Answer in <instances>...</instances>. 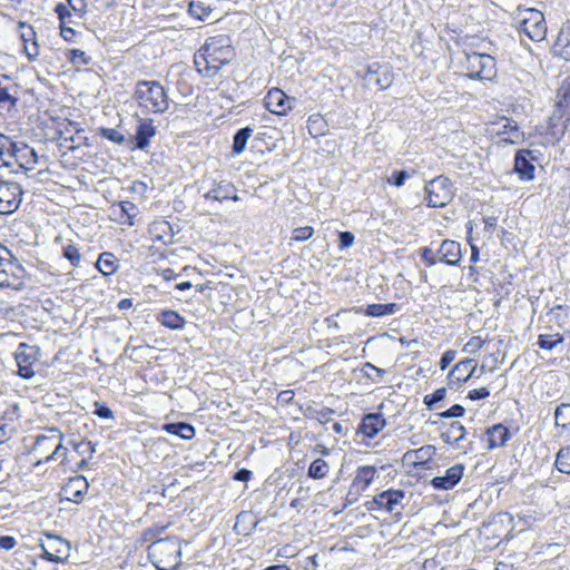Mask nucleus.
I'll return each mask as SVG.
<instances>
[{"label":"nucleus","mask_w":570,"mask_h":570,"mask_svg":"<svg viewBox=\"0 0 570 570\" xmlns=\"http://www.w3.org/2000/svg\"><path fill=\"white\" fill-rule=\"evenodd\" d=\"M233 50L225 36L210 37L194 56L197 71L204 77H214L232 59Z\"/></svg>","instance_id":"1"},{"label":"nucleus","mask_w":570,"mask_h":570,"mask_svg":"<svg viewBox=\"0 0 570 570\" xmlns=\"http://www.w3.org/2000/svg\"><path fill=\"white\" fill-rule=\"evenodd\" d=\"M139 108L148 114H164L169 107V98L160 82L139 80L132 95Z\"/></svg>","instance_id":"2"},{"label":"nucleus","mask_w":570,"mask_h":570,"mask_svg":"<svg viewBox=\"0 0 570 570\" xmlns=\"http://www.w3.org/2000/svg\"><path fill=\"white\" fill-rule=\"evenodd\" d=\"M180 542L173 537L154 540L148 546V558L158 570H173L181 560Z\"/></svg>","instance_id":"3"},{"label":"nucleus","mask_w":570,"mask_h":570,"mask_svg":"<svg viewBox=\"0 0 570 570\" xmlns=\"http://www.w3.org/2000/svg\"><path fill=\"white\" fill-rule=\"evenodd\" d=\"M63 433L57 428H50L47 430V434H40L36 436L35 443L30 450V453L45 454L50 449L52 452L46 455L43 459H39L35 462L33 466L37 468L42 463L50 462L57 458H67V448L62 445Z\"/></svg>","instance_id":"4"},{"label":"nucleus","mask_w":570,"mask_h":570,"mask_svg":"<svg viewBox=\"0 0 570 570\" xmlns=\"http://www.w3.org/2000/svg\"><path fill=\"white\" fill-rule=\"evenodd\" d=\"M425 200L429 207L442 208L454 197V186L450 178L440 175L429 180L424 186Z\"/></svg>","instance_id":"5"},{"label":"nucleus","mask_w":570,"mask_h":570,"mask_svg":"<svg viewBox=\"0 0 570 570\" xmlns=\"http://www.w3.org/2000/svg\"><path fill=\"white\" fill-rule=\"evenodd\" d=\"M517 28L532 41H541L547 36V23L541 11L529 8L521 10L517 18Z\"/></svg>","instance_id":"6"},{"label":"nucleus","mask_w":570,"mask_h":570,"mask_svg":"<svg viewBox=\"0 0 570 570\" xmlns=\"http://www.w3.org/2000/svg\"><path fill=\"white\" fill-rule=\"evenodd\" d=\"M464 67L471 79L491 80L497 75L495 59L487 53L466 52Z\"/></svg>","instance_id":"7"},{"label":"nucleus","mask_w":570,"mask_h":570,"mask_svg":"<svg viewBox=\"0 0 570 570\" xmlns=\"http://www.w3.org/2000/svg\"><path fill=\"white\" fill-rule=\"evenodd\" d=\"M22 274L23 268L11 252L0 245V287H16Z\"/></svg>","instance_id":"8"},{"label":"nucleus","mask_w":570,"mask_h":570,"mask_svg":"<svg viewBox=\"0 0 570 570\" xmlns=\"http://www.w3.org/2000/svg\"><path fill=\"white\" fill-rule=\"evenodd\" d=\"M40 351L35 345L20 343L14 353V358L18 366V374L26 380L35 376L33 366L39 362Z\"/></svg>","instance_id":"9"},{"label":"nucleus","mask_w":570,"mask_h":570,"mask_svg":"<svg viewBox=\"0 0 570 570\" xmlns=\"http://www.w3.org/2000/svg\"><path fill=\"white\" fill-rule=\"evenodd\" d=\"M22 195V188L18 183L0 176V214L16 212L21 204Z\"/></svg>","instance_id":"10"},{"label":"nucleus","mask_w":570,"mask_h":570,"mask_svg":"<svg viewBox=\"0 0 570 570\" xmlns=\"http://www.w3.org/2000/svg\"><path fill=\"white\" fill-rule=\"evenodd\" d=\"M365 87L377 90L389 88L393 82V71L387 65H381L373 62L366 67V71L363 75Z\"/></svg>","instance_id":"11"},{"label":"nucleus","mask_w":570,"mask_h":570,"mask_svg":"<svg viewBox=\"0 0 570 570\" xmlns=\"http://www.w3.org/2000/svg\"><path fill=\"white\" fill-rule=\"evenodd\" d=\"M204 183L208 184V188L204 194V198L206 200L218 202L222 203L224 200L230 199L234 202H238L239 197L237 195V189L233 183L226 179H215V178H206Z\"/></svg>","instance_id":"12"},{"label":"nucleus","mask_w":570,"mask_h":570,"mask_svg":"<svg viewBox=\"0 0 570 570\" xmlns=\"http://www.w3.org/2000/svg\"><path fill=\"white\" fill-rule=\"evenodd\" d=\"M20 86L7 75L0 76V111L11 112L19 101Z\"/></svg>","instance_id":"13"},{"label":"nucleus","mask_w":570,"mask_h":570,"mask_svg":"<svg viewBox=\"0 0 570 570\" xmlns=\"http://www.w3.org/2000/svg\"><path fill=\"white\" fill-rule=\"evenodd\" d=\"M31 154L35 156V149L27 145L13 142L9 137L0 134V169L11 166L12 157H18V153Z\"/></svg>","instance_id":"14"},{"label":"nucleus","mask_w":570,"mask_h":570,"mask_svg":"<svg viewBox=\"0 0 570 570\" xmlns=\"http://www.w3.org/2000/svg\"><path fill=\"white\" fill-rule=\"evenodd\" d=\"M476 371L475 361L465 358L456 363L448 374V385L450 389L460 386L474 375Z\"/></svg>","instance_id":"15"},{"label":"nucleus","mask_w":570,"mask_h":570,"mask_svg":"<svg viewBox=\"0 0 570 570\" xmlns=\"http://www.w3.org/2000/svg\"><path fill=\"white\" fill-rule=\"evenodd\" d=\"M291 99L278 88L268 90L264 98V105L267 110L275 115H285L292 109Z\"/></svg>","instance_id":"16"},{"label":"nucleus","mask_w":570,"mask_h":570,"mask_svg":"<svg viewBox=\"0 0 570 570\" xmlns=\"http://www.w3.org/2000/svg\"><path fill=\"white\" fill-rule=\"evenodd\" d=\"M89 488L88 481L83 475L70 478L62 487L61 491L68 501L80 503Z\"/></svg>","instance_id":"17"},{"label":"nucleus","mask_w":570,"mask_h":570,"mask_svg":"<svg viewBox=\"0 0 570 570\" xmlns=\"http://www.w3.org/2000/svg\"><path fill=\"white\" fill-rule=\"evenodd\" d=\"M532 160H534L532 150L521 149L515 154L514 171L519 174L520 179L532 180L534 178L535 167Z\"/></svg>","instance_id":"18"},{"label":"nucleus","mask_w":570,"mask_h":570,"mask_svg":"<svg viewBox=\"0 0 570 570\" xmlns=\"http://www.w3.org/2000/svg\"><path fill=\"white\" fill-rule=\"evenodd\" d=\"M436 254L439 262L456 266L462 257L461 244L455 240L444 239L436 250Z\"/></svg>","instance_id":"19"},{"label":"nucleus","mask_w":570,"mask_h":570,"mask_svg":"<svg viewBox=\"0 0 570 570\" xmlns=\"http://www.w3.org/2000/svg\"><path fill=\"white\" fill-rule=\"evenodd\" d=\"M464 466L455 464L445 471L444 475L435 476L431 480V484L438 490L453 489L463 476Z\"/></svg>","instance_id":"20"},{"label":"nucleus","mask_w":570,"mask_h":570,"mask_svg":"<svg viewBox=\"0 0 570 570\" xmlns=\"http://www.w3.org/2000/svg\"><path fill=\"white\" fill-rule=\"evenodd\" d=\"M404 497V491L390 489L375 495L373 503L376 504L380 509H384L387 512H393L397 507L402 504Z\"/></svg>","instance_id":"21"},{"label":"nucleus","mask_w":570,"mask_h":570,"mask_svg":"<svg viewBox=\"0 0 570 570\" xmlns=\"http://www.w3.org/2000/svg\"><path fill=\"white\" fill-rule=\"evenodd\" d=\"M376 474V469L371 465L360 466L356 470L355 476L352 481L350 493L355 495L361 494L365 491L370 484L373 482V479Z\"/></svg>","instance_id":"22"},{"label":"nucleus","mask_w":570,"mask_h":570,"mask_svg":"<svg viewBox=\"0 0 570 570\" xmlns=\"http://www.w3.org/2000/svg\"><path fill=\"white\" fill-rule=\"evenodd\" d=\"M386 425V421L380 413H368L362 419L357 428V433H362L367 438H374Z\"/></svg>","instance_id":"23"},{"label":"nucleus","mask_w":570,"mask_h":570,"mask_svg":"<svg viewBox=\"0 0 570 570\" xmlns=\"http://www.w3.org/2000/svg\"><path fill=\"white\" fill-rule=\"evenodd\" d=\"M552 50L554 56L570 60V19L560 29Z\"/></svg>","instance_id":"24"},{"label":"nucleus","mask_w":570,"mask_h":570,"mask_svg":"<svg viewBox=\"0 0 570 570\" xmlns=\"http://www.w3.org/2000/svg\"><path fill=\"white\" fill-rule=\"evenodd\" d=\"M488 435V449L493 450L497 448L504 446L510 440L511 433L508 428L502 424H494L487 430Z\"/></svg>","instance_id":"25"},{"label":"nucleus","mask_w":570,"mask_h":570,"mask_svg":"<svg viewBox=\"0 0 570 570\" xmlns=\"http://www.w3.org/2000/svg\"><path fill=\"white\" fill-rule=\"evenodd\" d=\"M156 134V128L153 125V120L145 119L140 120L136 130V147L145 149L149 145V140Z\"/></svg>","instance_id":"26"},{"label":"nucleus","mask_w":570,"mask_h":570,"mask_svg":"<svg viewBox=\"0 0 570 570\" xmlns=\"http://www.w3.org/2000/svg\"><path fill=\"white\" fill-rule=\"evenodd\" d=\"M163 429L169 434L177 435L183 440H191L195 436V428L185 422L167 423Z\"/></svg>","instance_id":"27"},{"label":"nucleus","mask_w":570,"mask_h":570,"mask_svg":"<svg viewBox=\"0 0 570 570\" xmlns=\"http://www.w3.org/2000/svg\"><path fill=\"white\" fill-rule=\"evenodd\" d=\"M158 321L170 330H183L186 324L185 318L171 309L163 311L158 316Z\"/></svg>","instance_id":"28"},{"label":"nucleus","mask_w":570,"mask_h":570,"mask_svg":"<svg viewBox=\"0 0 570 570\" xmlns=\"http://www.w3.org/2000/svg\"><path fill=\"white\" fill-rule=\"evenodd\" d=\"M96 267L106 276L112 275L118 268V259L114 254L104 252L99 255Z\"/></svg>","instance_id":"29"},{"label":"nucleus","mask_w":570,"mask_h":570,"mask_svg":"<svg viewBox=\"0 0 570 570\" xmlns=\"http://www.w3.org/2000/svg\"><path fill=\"white\" fill-rule=\"evenodd\" d=\"M465 428L460 422H452L442 433V440L448 444L460 442L465 436Z\"/></svg>","instance_id":"30"},{"label":"nucleus","mask_w":570,"mask_h":570,"mask_svg":"<svg viewBox=\"0 0 570 570\" xmlns=\"http://www.w3.org/2000/svg\"><path fill=\"white\" fill-rule=\"evenodd\" d=\"M253 131V128L248 126L240 128L236 131V134L233 137L232 147V153L234 155H240L246 149L247 141L252 137Z\"/></svg>","instance_id":"31"},{"label":"nucleus","mask_w":570,"mask_h":570,"mask_svg":"<svg viewBox=\"0 0 570 570\" xmlns=\"http://www.w3.org/2000/svg\"><path fill=\"white\" fill-rule=\"evenodd\" d=\"M499 134L508 135V138H504L505 141H509L511 144H515L521 137L522 134L518 129V124L515 120L510 118H503L502 122L499 124Z\"/></svg>","instance_id":"32"},{"label":"nucleus","mask_w":570,"mask_h":570,"mask_svg":"<svg viewBox=\"0 0 570 570\" xmlns=\"http://www.w3.org/2000/svg\"><path fill=\"white\" fill-rule=\"evenodd\" d=\"M400 306L395 303L387 304H370L365 308V315L371 317H381L385 315L395 314Z\"/></svg>","instance_id":"33"},{"label":"nucleus","mask_w":570,"mask_h":570,"mask_svg":"<svg viewBox=\"0 0 570 570\" xmlns=\"http://www.w3.org/2000/svg\"><path fill=\"white\" fill-rule=\"evenodd\" d=\"M557 106L566 114H570V77L566 78L557 91Z\"/></svg>","instance_id":"34"},{"label":"nucleus","mask_w":570,"mask_h":570,"mask_svg":"<svg viewBox=\"0 0 570 570\" xmlns=\"http://www.w3.org/2000/svg\"><path fill=\"white\" fill-rule=\"evenodd\" d=\"M564 342V336L560 333H542L538 337V345L546 351H552L559 344Z\"/></svg>","instance_id":"35"},{"label":"nucleus","mask_w":570,"mask_h":570,"mask_svg":"<svg viewBox=\"0 0 570 570\" xmlns=\"http://www.w3.org/2000/svg\"><path fill=\"white\" fill-rule=\"evenodd\" d=\"M188 11L193 17L204 20L210 14L212 8L207 0H190Z\"/></svg>","instance_id":"36"},{"label":"nucleus","mask_w":570,"mask_h":570,"mask_svg":"<svg viewBox=\"0 0 570 570\" xmlns=\"http://www.w3.org/2000/svg\"><path fill=\"white\" fill-rule=\"evenodd\" d=\"M554 425L567 430L570 426V404L561 403L554 411Z\"/></svg>","instance_id":"37"},{"label":"nucleus","mask_w":570,"mask_h":570,"mask_svg":"<svg viewBox=\"0 0 570 570\" xmlns=\"http://www.w3.org/2000/svg\"><path fill=\"white\" fill-rule=\"evenodd\" d=\"M554 465L559 472L570 474V446H563L558 451Z\"/></svg>","instance_id":"38"},{"label":"nucleus","mask_w":570,"mask_h":570,"mask_svg":"<svg viewBox=\"0 0 570 570\" xmlns=\"http://www.w3.org/2000/svg\"><path fill=\"white\" fill-rule=\"evenodd\" d=\"M47 547L55 554L66 556V558L68 557L69 543L57 535H48Z\"/></svg>","instance_id":"39"},{"label":"nucleus","mask_w":570,"mask_h":570,"mask_svg":"<svg viewBox=\"0 0 570 570\" xmlns=\"http://www.w3.org/2000/svg\"><path fill=\"white\" fill-rule=\"evenodd\" d=\"M328 473V465L323 459H315L308 468V476L322 479Z\"/></svg>","instance_id":"40"},{"label":"nucleus","mask_w":570,"mask_h":570,"mask_svg":"<svg viewBox=\"0 0 570 570\" xmlns=\"http://www.w3.org/2000/svg\"><path fill=\"white\" fill-rule=\"evenodd\" d=\"M66 57L73 66H88L91 58L80 49H69Z\"/></svg>","instance_id":"41"},{"label":"nucleus","mask_w":570,"mask_h":570,"mask_svg":"<svg viewBox=\"0 0 570 570\" xmlns=\"http://www.w3.org/2000/svg\"><path fill=\"white\" fill-rule=\"evenodd\" d=\"M70 444L82 458L91 459L96 452V444L90 441H71Z\"/></svg>","instance_id":"42"},{"label":"nucleus","mask_w":570,"mask_h":570,"mask_svg":"<svg viewBox=\"0 0 570 570\" xmlns=\"http://www.w3.org/2000/svg\"><path fill=\"white\" fill-rule=\"evenodd\" d=\"M307 411L309 417L317 420L322 424L327 423L335 414V411L333 409L326 406H323L321 409L308 407Z\"/></svg>","instance_id":"43"},{"label":"nucleus","mask_w":570,"mask_h":570,"mask_svg":"<svg viewBox=\"0 0 570 570\" xmlns=\"http://www.w3.org/2000/svg\"><path fill=\"white\" fill-rule=\"evenodd\" d=\"M19 419H20V409H19L18 404H12L3 411V413L0 417V423H9V425L12 426V424L14 422H17Z\"/></svg>","instance_id":"44"},{"label":"nucleus","mask_w":570,"mask_h":570,"mask_svg":"<svg viewBox=\"0 0 570 570\" xmlns=\"http://www.w3.org/2000/svg\"><path fill=\"white\" fill-rule=\"evenodd\" d=\"M99 135L115 144L122 145L126 141L125 136L116 128H99Z\"/></svg>","instance_id":"45"},{"label":"nucleus","mask_w":570,"mask_h":570,"mask_svg":"<svg viewBox=\"0 0 570 570\" xmlns=\"http://www.w3.org/2000/svg\"><path fill=\"white\" fill-rule=\"evenodd\" d=\"M63 257L68 259L75 267L79 266L81 262L79 249L73 244L63 246Z\"/></svg>","instance_id":"46"},{"label":"nucleus","mask_w":570,"mask_h":570,"mask_svg":"<svg viewBox=\"0 0 570 570\" xmlns=\"http://www.w3.org/2000/svg\"><path fill=\"white\" fill-rule=\"evenodd\" d=\"M19 29L21 31V40L23 45L37 42L36 31L32 26L26 22H19Z\"/></svg>","instance_id":"47"},{"label":"nucleus","mask_w":570,"mask_h":570,"mask_svg":"<svg viewBox=\"0 0 570 570\" xmlns=\"http://www.w3.org/2000/svg\"><path fill=\"white\" fill-rule=\"evenodd\" d=\"M24 170H30L37 164V154L35 156L31 154L18 153V157H13Z\"/></svg>","instance_id":"48"},{"label":"nucleus","mask_w":570,"mask_h":570,"mask_svg":"<svg viewBox=\"0 0 570 570\" xmlns=\"http://www.w3.org/2000/svg\"><path fill=\"white\" fill-rule=\"evenodd\" d=\"M119 208L121 210V218L122 217H126V222L129 224V225H134V217L136 216V206L134 203L131 202H120L119 203Z\"/></svg>","instance_id":"49"},{"label":"nucleus","mask_w":570,"mask_h":570,"mask_svg":"<svg viewBox=\"0 0 570 570\" xmlns=\"http://www.w3.org/2000/svg\"><path fill=\"white\" fill-rule=\"evenodd\" d=\"M362 372L364 376L373 381H377V379H381L385 374V371L383 368L376 367L375 365L368 362L363 365Z\"/></svg>","instance_id":"50"},{"label":"nucleus","mask_w":570,"mask_h":570,"mask_svg":"<svg viewBox=\"0 0 570 570\" xmlns=\"http://www.w3.org/2000/svg\"><path fill=\"white\" fill-rule=\"evenodd\" d=\"M445 395L446 389L440 387L435 390L433 394L425 395L423 402L429 409H432L434 404L442 401L445 397Z\"/></svg>","instance_id":"51"},{"label":"nucleus","mask_w":570,"mask_h":570,"mask_svg":"<svg viewBox=\"0 0 570 570\" xmlns=\"http://www.w3.org/2000/svg\"><path fill=\"white\" fill-rule=\"evenodd\" d=\"M314 234V228L311 226L298 227L293 230L292 239L295 242H305Z\"/></svg>","instance_id":"52"},{"label":"nucleus","mask_w":570,"mask_h":570,"mask_svg":"<svg viewBox=\"0 0 570 570\" xmlns=\"http://www.w3.org/2000/svg\"><path fill=\"white\" fill-rule=\"evenodd\" d=\"M421 258L429 267L434 266L439 262L436 252L430 247L421 248Z\"/></svg>","instance_id":"53"},{"label":"nucleus","mask_w":570,"mask_h":570,"mask_svg":"<svg viewBox=\"0 0 570 570\" xmlns=\"http://www.w3.org/2000/svg\"><path fill=\"white\" fill-rule=\"evenodd\" d=\"M166 529H167V525H155L153 528L147 529L144 532L145 541H150V543H151V542H154V540H159L160 538H158V537L160 534H163Z\"/></svg>","instance_id":"54"},{"label":"nucleus","mask_w":570,"mask_h":570,"mask_svg":"<svg viewBox=\"0 0 570 570\" xmlns=\"http://www.w3.org/2000/svg\"><path fill=\"white\" fill-rule=\"evenodd\" d=\"M465 413V410L460 404L452 405L449 410L439 414L440 417L450 419V417H461Z\"/></svg>","instance_id":"55"},{"label":"nucleus","mask_w":570,"mask_h":570,"mask_svg":"<svg viewBox=\"0 0 570 570\" xmlns=\"http://www.w3.org/2000/svg\"><path fill=\"white\" fill-rule=\"evenodd\" d=\"M409 177L410 174L406 170L394 171L387 181L396 187H401Z\"/></svg>","instance_id":"56"},{"label":"nucleus","mask_w":570,"mask_h":570,"mask_svg":"<svg viewBox=\"0 0 570 570\" xmlns=\"http://www.w3.org/2000/svg\"><path fill=\"white\" fill-rule=\"evenodd\" d=\"M55 12L58 14L60 26H63L71 17L70 10L65 3H58L55 8Z\"/></svg>","instance_id":"57"},{"label":"nucleus","mask_w":570,"mask_h":570,"mask_svg":"<svg viewBox=\"0 0 570 570\" xmlns=\"http://www.w3.org/2000/svg\"><path fill=\"white\" fill-rule=\"evenodd\" d=\"M67 7L70 8L75 13L82 17L86 13L87 4L85 0H66Z\"/></svg>","instance_id":"58"},{"label":"nucleus","mask_w":570,"mask_h":570,"mask_svg":"<svg viewBox=\"0 0 570 570\" xmlns=\"http://www.w3.org/2000/svg\"><path fill=\"white\" fill-rule=\"evenodd\" d=\"M16 432L13 426H10L9 423H0V445L10 440Z\"/></svg>","instance_id":"59"},{"label":"nucleus","mask_w":570,"mask_h":570,"mask_svg":"<svg viewBox=\"0 0 570 570\" xmlns=\"http://www.w3.org/2000/svg\"><path fill=\"white\" fill-rule=\"evenodd\" d=\"M338 237H340L338 246L341 249L348 248L354 244L355 237L351 232H340Z\"/></svg>","instance_id":"60"},{"label":"nucleus","mask_w":570,"mask_h":570,"mask_svg":"<svg viewBox=\"0 0 570 570\" xmlns=\"http://www.w3.org/2000/svg\"><path fill=\"white\" fill-rule=\"evenodd\" d=\"M40 547L46 560L51 562H63L66 560V556L55 554L46 544L41 543Z\"/></svg>","instance_id":"61"},{"label":"nucleus","mask_w":570,"mask_h":570,"mask_svg":"<svg viewBox=\"0 0 570 570\" xmlns=\"http://www.w3.org/2000/svg\"><path fill=\"white\" fill-rule=\"evenodd\" d=\"M455 356L456 352L454 350L444 352L440 360V368L444 371L455 360Z\"/></svg>","instance_id":"62"},{"label":"nucleus","mask_w":570,"mask_h":570,"mask_svg":"<svg viewBox=\"0 0 570 570\" xmlns=\"http://www.w3.org/2000/svg\"><path fill=\"white\" fill-rule=\"evenodd\" d=\"M95 406H96L95 414L97 416H99L101 419H112L114 417L112 411L105 404L96 402Z\"/></svg>","instance_id":"63"},{"label":"nucleus","mask_w":570,"mask_h":570,"mask_svg":"<svg viewBox=\"0 0 570 570\" xmlns=\"http://www.w3.org/2000/svg\"><path fill=\"white\" fill-rule=\"evenodd\" d=\"M484 344V341L479 336H473L471 340L464 345L463 351L476 352Z\"/></svg>","instance_id":"64"}]
</instances>
